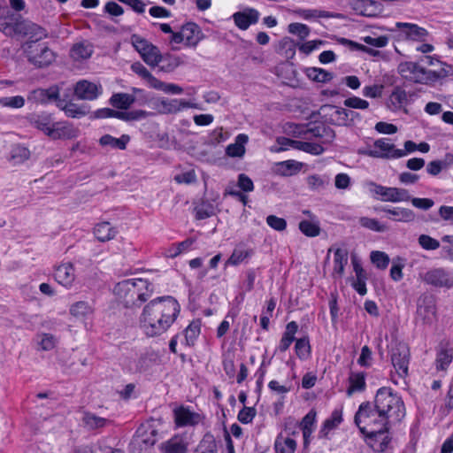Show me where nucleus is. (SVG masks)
Instances as JSON below:
<instances>
[{"label":"nucleus","mask_w":453,"mask_h":453,"mask_svg":"<svg viewBox=\"0 0 453 453\" xmlns=\"http://www.w3.org/2000/svg\"><path fill=\"white\" fill-rule=\"evenodd\" d=\"M180 312V305L174 297H157L143 307L139 318L140 327L149 337L161 335L173 325Z\"/></svg>","instance_id":"obj_1"},{"label":"nucleus","mask_w":453,"mask_h":453,"mask_svg":"<svg viewBox=\"0 0 453 453\" xmlns=\"http://www.w3.org/2000/svg\"><path fill=\"white\" fill-rule=\"evenodd\" d=\"M0 31L6 36L27 38V41H41L48 37L46 29L19 15L11 13L7 9H4V15L0 17Z\"/></svg>","instance_id":"obj_2"},{"label":"nucleus","mask_w":453,"mask_h":453,"mask_svg":"<svg viewBox=\"0 0 453 453\" xmlns=\"http://www.w3.org/2000/svg\"><path fill=\"white\" fill-rule=\"evenodd\" d=\"M0 31L6 36L27 38V41H41L48 37L46 29L19 15L11 13L7 9H4V15L0 17Z\"/></svg>","instance_id":"obj_3"},{"label":"nucleus","mask_w":453,"mask_h":453,"mask_svg":"<svg viewBox=\"0 0 453 453\" xmlns=\"http://www.w3.org/2000/svg\"><path fill=\"white\" fill-rule=\"evenodd\" d=\"M0 31L6 36L27 38V41H41L48 37L46 29L19 15L11 13L7 9H4V15L0 17Z\"/></svg>","instance_id":"obj_4"},{"label":"nucleus","mask_w":453,"mask_h":453,"mask_svg":"<svg viewBox=\"0 0 453 453\" xmlns=\"http://www.w3.org/2000/svg\"><path fill=\"white\" fill-rule=\"evenodd\" d=\"M398 74L406 81L425 85H434L452 73V67L443 64L438 70H428L418 62L403 61L397 66Z\"/></svg>","instance_id":"obj_5"},{"label":"nucleus","mask_w":453,"mask_h":453,"mask_svg":"<svg viewBox=\"0 0 453 453\" xmlns=\"http://www.w3.org/2000/svg\"><path fill=\"white\" fill-rule=\"evenodd\" d=\"M373 405L391 425L399 422L405 416V408L401 396L390 388L382 387L377 390Z\"/></svg>","instance_id":"obj_6"},{"label":"nucleus","mask_w":453,"mask_h":453,"mask_svg":"<svg viewBox=\"0 0 453 453\" xmlns=\"http://www.w3.org/2000/svg\"><path fill=\"white\" fill-rule=\"evenodd\" d=\"M113 293L122 300L126 306L136 305L137 301L145 302L150 297L152 288L150 283L144 279H127L117 283Z\"/></svg>","instance_id":"obj_7"},{"label":"nucleus","mask_w":453,"mask_h":453,"mask_svg":"<svg viewBox=\"0 0 453 453\" xmlns=\"http://www.w3.org/2000/svg\"><path fill=\"white\" fill-rule=\"evenodd\" d=\"M354 422L363 434L374 433L375 429L388 428L391 426L371 402H364L359 405L354 417Z\"/></svg>","instance_id":"obj_8"},{"label":"nucleus","mask_w":453,"mask_h":453,"mask_svg":"<svg viewBox=\"0 0 453 453\" xmlns=\"http://www.w3.org/2000/svg\"><path fill=\"white\" fill-rule=\"evenodd\" d=\"M22 50L27 61L38 68L49 66L56 59L55 52L45 42L27 41Z\"/></svg>","instance_id":"obj_9"},{"label":"nucleus","mask_w":453,"mask_h":453,"mask_svg":"<svg viewBox=\"0 0 453 453\" xmlns=\"http://www.w3.org/2000/svg\"><path fill=\"white\" fill-rule=\"evenodd\" d=\"M411 360V352L408 345L399 342L391 351V363L395 372L391 373V380L395 385L403 382L406 385L405 379L409 375V365Z\"/></svg>","instance_id":"obj_10"},{"label":"nucleus","mask_w":453,"mask_h":453,"mask_svg":"<svg viewBox=\"0 0 453 453\" xmlns=\"http://www.w3.org/2000/svg\"><path fill=\"white\" fill-rule=\"evenodd\" d=\"M131 42L148 65L155 67L159 65L162 54L157 46L137 35H132Z\"/></svg>","instance_id":"obj_11"},{"label":"nucleus","mask_w":453,"mask_h":453,"mask_svg":"<svg viewBox=\"0 0 453 453\" xmlns=\"http://www.w3.org/2000/svg\"><path fill=\"white\" fill-rule=\"evenodd\" d=\"M203 38V34L194 22H188L180 27V30L173 34L170 42L171 43H184L186 47L195 48Z\"/></svg>","instance_id":"obj_12"},{"label":"nucleus","mask_w":453,"mask_h":453,"mask_svg":"<svg viewBox=\"0 0 453 453\" xmlns=\"http://www.w3.org/2000/svg\"><path fill=\"white\" fill-rule=\"evenodd\" d=\"M365 155L375 158L397 159L403 157L400 149H396L395 144L388 138H380L374 141L372 145L369 146Z\"/></svg>","instance_id":"obj_13"},{"label":"nucleus","mask_w":453,"mask_h":453,"mask_svg":"<svg viewBox=\"0 0 453 453\" xmlns=\"http://www.w3.org/2000/svg\"><path fill=\"white\" fill-rule=\"evenodd\" d=\"M388 30L397 32V36L401 40L412 42H425L429 35L426 28L408 22H396L395 27Z\"/></svg>","instance_id":"obj_14"},{"label":"nucleus","mask_w":453,"mask_h":453,"mask_svg":"<svg viewBox=\"0 0 453 453\" xmlns=\"http://www.w3.org/2000/svg\"><path fill=\"white\" fill-rule=\"evenodd\" d=\"M73 96L78 100L94 101L103 93V87L100 83L92 82L88 80H80L73 87Z\"/></svg>","instance_id":"obj_15"},{"label":"nucleus","mask_w":453,"mask_h":453,"mask_svg":"<svg viewBox=\"0 0 453 453\" xmlns=\"http://www.w3.org/2000/svg\"><path fill=\"white\" fill-rule=\"evenodd\" d=\"M64 83L53 85L48 88H36L29 92L27 100L35 104H46L50 102H57L60 96Z\"/></svg>","instance_id":"obj_16"},{"label":"nucleus","mask_w":453,"mask_h":453,"mask_svg":"<svg viewBox=\"0 0 453 453\" xmlns=\"http://www.w3.org/2000/svg\"><path fill=\"white\" fill-rule=\"evenodd\" d=\"M388 428L383 429H375L374 433H366L365 434V441L366 443L374 450L377 452H384L390 441L391 437L389 436Z\"/></svg>","instance_id":"obj_17"},{"label":"nucleus","mask_w":453,"mask_h":453,"mask_svg":"<svg viewBox=\"0 0 453 453\" xmlns=\"http://www.w3.org/2000/svg\"><path fill=\"white\" fill-rule=\"evenodd\" d=\"M173 419L176 427L193 426L201 421V416L188 407L179 406L173 410Z\"/></svg>","instance_id":"obj_18"},{"label":"nucleus","mask_w":453,"mask_h":453,"mask_svg":"<svg viewBox=\"0 0 453 453\" xmlns=\"http://www.w3.org/2000/svg\"><path fill=\"white\" fill-rule=\"evenodd\" d=\"M80 130L73 123L67 121L54 122L50 134L52 140H71L77 138Z\"/></svg>","instance_id":"obj_19"},{"label":"nucleus","mask_w":453,"mask_h":453,"mask_svg":"<svg viewBox=\"0 0 453 453\" xmlns=\"http://www.w3.org/2000/svg\"><path fill=\"white\" fill-rule=\"evenodd\" d=\"M417 320L431 325L436 319V306L432 297L420 299L417 308Z\"/></svg>","instance_id":"obj_20"},{"label":"nucleus","mask_w":453,"mask_h":453,"mask_svg":"<svg viewBox=\"0 0 453 453\" xmlns=\"http://www.w3.org/2000/svg\"><path fill=\"white\" fill-rule=\"evenodd\" d=\"M423 280L426 283L438 288H451L453 286V276L442 268L426 272Z\"/></svg>","instance_id":"obj_21"},{"label":"nucleus","mask_w":453,"mask_h":453,"mask_svg":"<svg viewBox=\"0 0 453 453\" xmlns=\"http://www.w3.org/2000/svg\"><path fill=\"white\" fill-rule=\"evenodd\" d=\"M94 52V45L88 40L74 42L69 51L70 58L74 62L82 63L89 59Z\"/></svg>","instance_id":"obj_22"},{"label":"nucleus","mask_w":453,"mask_h":453,"mask_svg":"<svg viewBox=\"0 0 453 453\" xmlns=\"http://www.w3.org/2000/svg\"><path fill=\"white\" fill-rule=\"evenodd\" d=\"M453 359V349L449 342H440L436 348L434 360L435 369L438 372H446Z\"/></svg>","instance_id":"obj_23"},{"label":"nucleus","mask_w":453,"mask_h":453,"mask_svg":"<svg viewBox=\"0 0 453 453\" xmlns=\"http://www.w3.org/2000/svg\"><path fill=\"white\" fill-rule=\"evenodd\" d=\"M259 16L260 14L256 9L247 8L242 12L234 13L232 18L239 29L246 30L250 25L257 23Z\"/></svg>","instance_id":"obj_24"},{"label":"nucleus","mask_w":453,"mask_h":453,"mask_svg":"<svg viewBox=\"0 0 453 453\" xmlns=\"http://www.w3.org/2000/svg\"><path fill=\"white\" fill-rule=\"evenodd\" d=\"M57 107L63 111L68 118L80 119L88 114V109L85 105L73 103L72 99L59 97Z\"/></svg>","instance_id":"obj_25"},{"label":"nucleus","mask_w":453,"mask_h":453,"mask_svg":"<svg viewBox=\"0 0 453 453\" xmlns=\"http://www.w3.org/2000/svg\"><path fill=\"white\" fill-rule=\"evenodd\" d=\"M331 112L329 113V119L334 125L337 126H349L352 123L354 117L357 114L345 108L331 105L329 106Z\"/></svg>","instance_id":"obj_26"},{"label":"nucleus","mask_w":453,"mask_h":453,"mask_svg":"<svg viewBox=\"0 0 453 453\" xmlns=\"http://www.w3.org/2000/svg\"><path fill=\"white\" fill-rule=\"evenodd\" d=\"M56 280L62 286L69 288L75 280V270L71 263L58 265L54 273Z\"/></svg>","instance_id":"obj_27"},{"label":"nucleus","mask_w":453,"mask_h":453,"mask_svg":"<svg viewBox=\"0 0 453 453\" xmlns=\"http://www.w3.org/2000/svg\"><path fill=\"white\" fill-rule=\"evenodd\" d=\"M380 200L389 203L409 202L411 195L405 188L384 186Z\"/></svg>","instance_id":"obj_28"},{"label":"nucleus","mask_w":453,"mask_h":453,"mask_svg":"<svg viewBox=\"0 0 453 453\" xmlns=\"http://www.w3.org/2000/svg\"><path fill=\"white\" fill-rule=\"evenodd\" d=\"M129 142L130 136L128 134H122L120 137L116 138L106 134L98 140V143L102 148L119 150H126Z\"/></svg>","instance_id":"obj_29"},{"label":"nucleus","mask_w":453,"mask_h":453,"mask_svg":"<svg viewBox=\"0 0 453 453\" xmlns=\"http://www.w3.org/2000/svg\"><path fill=\"white\" fill-rule=\"evenodd\" d=\"M138 443L145 447L153 446L157 441V432L150 424L141 425L135 434Z\"/></svg>","instance_id":"obj_30"},{"label":"nucleus","mask_w":453,"mask_h":453,"mask_svg":"<svg viewBox=\"0 0 453 453\" xmlns=\"http://www.w3.org/2000/svg\"><path fill=\"white\" fill-rule=\"evenodd\" d=\"M163 453H188V442L181 435H174L161 444Z\"/></svg>","instance_id":"obj_31"},{"label":"nucleus","mask_w":453,"mask_h":453,"mask_svg":"<svg viewBox=\"0 0 453 453\" xmlns=\"http://www.w3.org/2000/svg\"><path fill=\"white\" fill-rule=\"evenodd\" d=\"M388 214V219L397 221L409 223L415 219V213L413 211L408 208L403 207H393V208H382L381 210Z\"/></svg>","instance_id":"obj_32"},{"label":"nucleus","mask_w":453,"mask_h":453,"mask_svg":"<svg viewBox=\"0 0 453 453\" xmlns=\"http://www.w3.org/2000/svg\"><path fill=\"white\" fill-rule=\"evenodd\" d=\"M159 111L165 114L176 113L183 109L192 107V104L183 99H163L158 104Z\"/></svg>","instance_id":"obj_33"},{"label":"nucleus","mask_w":453,"mask_h":453,"mask_svg":"<svg viewBox=\"0 0 453 453\" xmlns=\"http://www.w3.org/2000/svg\"><path fill=\"white\" fill-rule=\"evenodd\" d=\"M348 250L337 248L334 252L333 277L341 279L344 274L345 266L348 264Z\"/></svg>","instance_id":"obj_34"},{"label":"nucleus","mask_w":453,"mask_h":453,"mask_svg":"<svg viewBox=\"0 0 453 453\" xmlns=\"http://www.w3.org/2000/svg\"><path fill=\"white\" fill-rule=\"evenodd\" d=\"M408 102L406 91L400 88L395 87L388 96L387 105L391 111H399L403 108Z\"/></svg>","instance_id":"obj_35"},{"label":"nucleus","mask_w":453,"mask_h":453,"mask_svg":"<svg viewBox=\"0 0 453 453\" xmlns=\"http://www.w3.org/2000/svg\"><path fill=\"white\" fill-rule=\"evenodd\" d=\"M349 384L347 389L349 396L365 391L366 388L365 373L364 372H351L349 376Z\"/></svg>","instance_id":"obj_36"},{"label":"nucleus","mask_w":453,"mask_h":453,"mask_svg":"<svg viewBox=\"0 0 453 453\" xmlns=\"http://www.w3.org/2000/svg\"><path fill=\"white\" fill-rule=\"evenodd\" d=\"M31 124L34 127L42 131L45 135L50 137L54 122L50 114L42 112L33 115L31 118Z\"/></svg>","instance_id":"obj_37"},{"label":"nucleus","mask_w":453,"mask_h":453,"mask_svg":"<svg viewBox=\"0 0 453 453\" xmlns=\"http://www.w3.org/2000/svg\"><path fill=\"white\" fill-rule=\"evenodd\" d=\"M302 166V163L293 159H288L276 163L275 173L284 177L292 176L299 173Z\"/></svg>","instance_id":"obj_38"},{"label":"nucleus","mask_w":453,"mask_h":453,"mask_svg":"<svg viewBox=\"0 0 453 453\" xmlns=\"http://www.w3.org/2000/svg\"><path fill=\"white\" fill-rule=\"evenodd\" d=\"M70 314L79 319H85L94 313V307L87 301H78L69 308Z\"/></svg>","instance_id":"obj_39"},{"label":"nucleus","mask_w":453,"mask_h":453,"mask_svg":"<svg viewBox=\"0 0 453 453\" xmlns=\"http://www.w3.org/2000/svg\"><path fill=\"white\" fill-rule=\"evenodd\" d=\"M296 446V440L282 434H280L274 441L275 453H295Z\"/></svg>","instance_id":"obj_40"},{"label":"nucleus","mask_w":453,"mask_h":453,"mask_svg":"<svg viewBox=\"0 0 453 453\" xmlns=\"http://www.w3.org/2000/svg\"><path fill=\"white\" fill-rule=\"evenodd\" d=\"M248 142V136L244 134H239L234 140V143L229 144L226 149L227 156L232 157H241L245 153L244 145Z\"/></svg>","instance_id":"obj_41"},{"label":"nucleus","mask_w":453,"mask_h":453,"mask_svg":"<svg viewBox=\"0 0 453 453\" xmlns=\"http://www.w3.org/2000/svg\"><path fill=\"white\" fill-rule=\"evenodd\" d=\"M253 254V250L251 249H247L243 247L242 245L236 246L231 256L228 257V259L226 261L225 265H232L236 266L240 265L242 262H243L248 257H251Z\"/></svg>","instance_id":"obj_42"},{"label":"nucleus","mask_w":453,"mask_h":453,"mask_svg":"<svg viewBox=\"0 0 453 453\" xmlns=\"http://www.w3.org/2000/svg\"><path fill=\"white\" fill-rule=\"evenodd\" d=\"M316 421V412L309 411L302 419L300 426L303 436V444L305 447L310 443V437L313 432Z\"/></svg>","instance_id":"obj_43"},{"label":"nucleus","mask_w":453,"mask_h":453,"mask_svg":"<svg viewBox=\"0 0 453 453\" xmlns=\"http://www.w3.org/2000/svg\"><path fill=\"white\" fill-rule=\"evenodd\" d=\"M304 73L311 81L321 83L328 82L334 78L332 73L319 67H307Z\"/></svg>","instance_id":"obj_44"},{"label":"nucleus","mask_w":453,"mask_h":453,"mask_svg":"<svg viewBox=\"0 0 453 453\" xmlns=\"http://www.w3.org/2000/svg\"><path fill=\"white\" fill-rule=\"evenodd\" d=\"M117 231L109 222L97 224L94 228V234L100 242H107L113 239Z\"/></svg>","instance_id":"obj_45"},{"label":"nucleus","mask_w":453,"mask_h":453,"mask_svg":"<svg viewBox=\"0 0 453 453\" xmlns=\"http://www.w3.org/2000/svg\"><path fill=\"white\" fill-rule=\"evenodd\" d=\"M342 422V411L341 410H334L331 416L326 418L319 431L321 436H326L327 434L335 429Z\"/></svg>","instance_id":"obj_46"},{"label":"nucleus","mask_w":453,"mask_h":453,"mask_svg":"<svg viewBox=\"0 0 453 453\" xmlns=\"http://www.w3.org/2000/svg\"><path fill=\"white\" fill-rule=\"evenodd\" d=\"M135 101L133 95L127 93H115L110 98V104L118 109L127 110Z\"/></svg>","instance_id":"obj_47"},{"label":"nucleus","mask_w":453,"mask_h":453,"mask_svg":"<svg viewBox=\"0 0 453 453\" xmlns=\"http://www.w3.org/2000/svg\"><path fill=\"white\" fill-rule=\"evenodd\" d=\"M294 13L306 20L316 19L319 18H332L330 12L318 9H302L298 8L293 11Z\"/></svg>","instance_id":"obj_48"},{"label":"nucleus","mask_w":453,"mask_h":453,"mask_svg":"<svg viewBox=\"0 0 453 453\" xmlns=\"http://www.w3.org/2000/svg\"><path fill=\"white\" fill-rule=\"evenodd\" d=\"M295 352L301 360H307L311 357V347L308 336H304L296 340Z\"/></svg>","instance_id":"obj_49"},{"label":"nucleus","mask_w":453,"mask_h":453,"mask_svg":"<svg viewBox=\"0 0 453 453\" xmlns=\"http://www.w3.org/2000/svg\"><path fill=\"white\" fill-rule=\"evenodd\" d=\"M296 150L312 155H320L324 152V147L319 142L298 141L296 142Z\"/></svg>","instance_id":"obj_50"},{"label":"nucleus","mask_w":453,"mask_h":453,"mask_svg":"<svg viewBox=\"0 0 453 453\" xmlns=\"http://www.w3.org/2000/svg\"><path fill=\"white\" fill-rule=\"evenodd\" d=\"M30 157V151L22 145H15L10 153V161L14 165L21 164L27 160Z\"/></svg>","instance_id":"obj_51"},{"label":"nucleus","mask_w":453,"mask_h":453,"mask_svg":"<svg viewBox=\"0 0 453 453\" xmlns=\"http://www.w3.org/2000/svg\"><path fill=\"white\" fill-rule=\"evenodd\" d=\"M160 70L165 73H171L174 71L178 66L182 64L180 57L170 54L162 55L160 59Z\"/></svg>","instance_id":"obj_52"},{"label":"nucleus","mask_w":453,"mask_h":453,"mask_svg":"<svg viewBox=\"0 0 453 453\" xmlns=\"http://www.w3.org/2000/svg\"><path fill=\"white\" fill-rule=\"evenodd\" d=\"M131 70L139 75L141 78L145 80L148 85L153 88L155 83L157 82V78L154 77L149 70L140 62H135L132 64Z\"/></svg>","instance_id":"obj_53"},{"label":"nucleus","mask_w":453,"mask_h":453,"mask_svg":"<svg viewBox=\"0 0 453 453\" xmlns=\"http://www.w3.org/2000/svg\"><path fill=\"white\" fill-rule=\"evenodd\" d=\"M358 222L361 226L377 233H383L388 230V226L376 219L361 217Z\"/></svg>","instance_id":"obj_54"},{"label":"nucleus","mask_w":453,"mask_h":453,"mask_svg":"<svg viewBox=\"0 0 453 453\" xmlns=\"http://www.w3.org/2000/svg\"><path fill=\"white\" fill-rule=\"evenodd\" d=\"M306 183L311 190L320 191L329 183L326 176L312 174L307 177Z\"/></svg>","instance_id":"obj_55"},{"label":"nucleus","mask_w":453,"mask_h":453,"mask_svg":"<svg viewBox=\"0 0 453 453\" xmlns=\"http://www.w3.org/2000/svg\"><path fill=\"white\" fill-rule=\"evenodd\" d=\"M200 323L191 322L184 331L185 342L188 346H193L200 334Z\"/></svg>","instance_id":"obj_56"},{"label":"nucleus","mask_w":453,"mask_h":453,"mask_svg":"<svg viewBox=\"0 0 453 453\" xmlns=\"http://www.w3.org/2000/svg\"><path fill=\"white\" fill-rule=\"evenodd\" d=\"M372 263L379 269L384 270L388 267L390 259L389 257L383 251H372L370 255Z\"/></svg>","instance_id":"obj_57"},{"label":"nucleus","mask_w":453,"mask_h":453,"mask_svg":"<svg viewBox=\"0 0 453 453\" xmlns=\"http://www.w3.org/2000/svg\"><path fill=\"white\" fill-rule=\"evenodd\" d=\"M82 420L86 426L90 429L103 427L107 422L105 418L97 417L95 414L89 412L84 413Z\"/></svg>","instance_id":"obj_58"},{"label":"nucleus","mask_w":453,"mask_h":453,"mask_svg":"<svg viewBox=\"0 0 453 453\" xmlns=\"http://www.w3.org/2000/svg\"><path fill=\"white\" fill-rule=\"evenodd\" d=\"M300 231L309 237H315L319 234L320 228L318 224L309 221L303 220L299 223Z\"/></svg>","instance_id":"obj_59"},{"label":"nucleus","mask_w":453,"mask_h":453,"mask_svg":"<svg viewBox=\"0 0 453 453\" xmlns=\"http://www.w3.org/2000/svg\"><path fill=\"white\" fill-rule=\"evenodd\" d=\"M57 339L50 334H42L37 336V342L41 349L45 351L51 350L57 344Z\"/></svg>","instance_id":"obj_60"},{"label":"nucleus","mask_w":453,"mask_h":453,"mask_svg":"<svg viewBox=\"0 0 453 453\" xmlns=\"http://www.w3.org/2000/svg\"><path fill=\"white\" fill-rule=\"evenodd\" d=\"M288 33L297 35L300 39H305L310 34V27L302 23H290L288 27Z\"/></svg>","instance_id":"obj_61"},{"label":"nucleus","mask_w":453,"mask_h":453,"mask_svg":"<svg viewBox=\"0 0 453 453\" xmlns=\"http://www.w3.org/2000/svg\"><path fill=\"white\" fill-rule=\"evenodd\" d=\"M364 9L361 11V15L366 17H373L376 16L378 12L380 11L379 3L374 0H362L361 2Z\"/></svg>","instance_id":"obj_62"},{"label":"nucleus","mask_w":453,"mask_h":453,"mask_svg":"<svg viewBox=\"0 0 453 453\" xmlns=\"http://www.w3.org/2000/svg\"><path fill=\"white\" fill-rule=\"evenodd\" d=\"M153 88L173 95H180L183 92L182 88H180V86L173 83H165L159 81L158 79L157 80V82L155 83Z\"/></svg>","instance_id":"obj_63"},{"label":"nucleus","mask_w":453,"mask_h":453,"mask_svg":"<svg viewBox=\"0 0 453 453\" xmlns=\"http://www.w3.org/2000/svg\"><path fill=\"white\" fill-rule=\"evenodd\" d=\"M0 104L4 107L19 109L25 105V99L22 96H15L10 97H1Z\"/></svg>","instance_id":"obj_64"}]
</instances>
